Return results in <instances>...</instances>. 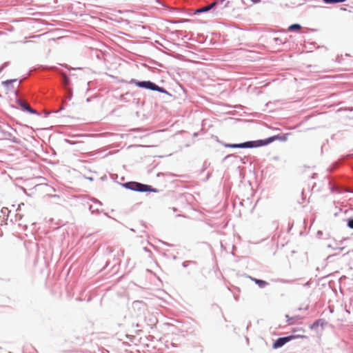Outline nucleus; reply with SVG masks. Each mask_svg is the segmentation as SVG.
Returning <instances> with one entry per match:
<instances>
[{
    "label": "nucleus",
    "mask_w": 353,
    "mask_h": 353,
    "mask_svg": "<svg viewBox=\"0 0 353 353\" xmlns=\"http://www.w3.org/2000/svg\"><path fill=\"white\" fill-rule=\"evenodd\" d=\"M224 1H225V0H221V2L222 3V2H223Z\"/></svg>",
    "instance_id": "dca6fc26"
},
{
    "label": "nucleus",
    "mask_w": 353,
    "mask_h": 353,
    "mask_svg": "<svg viewBox=\"0 0 353 353\" xmlns=\"http://www.w3.org/2000/svg\"><path fill=\"white\" fill-rule=\"evenodd\" d=\"M17 81V79H10V80H6L5 81L2 82V84L4 85H8V84Z\"/></svg>",
    "instance_id": "f8f14e48"
},
{
    "label": "nucleus",
    "mask_w": 353,
    "mask_h": 353,
    "mask_svg": "<svg viewBox=\"0 0 353 353\" xmlns=\"http://www.w3.org/2000/svg\"><path fill=\"white\" fill-rule=\"evenodd\" d=\"M296 338L304 339V338H306V336L304 334H294V335H290V336H286V337L279 338L274 343L273 347L276 349V348L282 347L287 342H288L294 339H296Z\"/></svg>",
    "instance_id": "f03ea898"
},
{
    "label": "nucleus",
    "mask_w": 353,
    "mask_h": 353,
    "mask_svg": "<svg viewBox=\"0 0 353 353\" xmlns=\"http://www.w3.org/2000/svg\"><path fill=\"white\" fill-rule=\"evenodd\" d=\"M253 3H259L260 2V0H251Z\"/></svg>",
    "instance_id": "2eb2a0df"
},
{
    "label": "nucleus",
    "mask_w": 353,
    "mask_h": 353,
    "mask_svg": "<svg viewBox=\"0 0 353 353\" xmlns=\"http://www.w3.org/2000/svg\"><path fill=\"white\" fill-rule=\"evenodd\" d=\"M19 104L23 110H28L30 112H34V111L32 110V108L28 104L23 102H20Z\"/></svg>",
    "instance_id": "1a4fd4ad"
},
{
    "label": "nucleus",
    "mask_w": 353,
    "mask_h": 353,
    "mask_svg": "<svg viewBox=\"0 0 353 353\" xmlns=\"http://www.w3.org/2000/svg\"><path fill=\"white\" fill-rule=\"evenodd\" d=\"M292 332H293L294 333H296V332H298V333H300V332H302V334H303V333L305 332V330H304L303 328H302V327H301V328H294V329L292 330Z\"/></svg>",
    "instance_id": "9b49d317"
},
{
    "label": "nucleus",
    "mask_w": 353,
    "mask_h": 353,
    "mask_svg": "<svg viewBox=\"0 0 353 353\" xmlns=\"http://www.w3.org/2000/svg\"><path fill=\"white\" fill-rule=\"evenodd\" d=\"M301 26L299 24L295 23V24H292V25L290 26L288 28V30L292 31H292L298 32L301 30Z\"/></svg>",
    "instance_id": "6e6552de"
},
{
    "label": "nucleus",
    "mask_w": 353,
    "mask_h": 353,
    "mask_svg": "<svg viewBox=\"0 0 353 353\" xmlns=\"http://www.w3.org/2000/svg\"><path fill=\"white\" fill-rule=\"evenodd\" d=\"M254 144L252 141H248L240 144H226L225 147L230 148H252Z\"/></svg>",
    "instance_id": "20e7f679"
},
{
    "label": "nucleus",
    "mask_w": 353,
    "mask_h": 353,
    "mask_svg": "<svg viewBox=\"0 0 353 353\" xmlns=\"http://www.w3.org/2000/svg\"><path fill=\"white\" fill-rule=\"evenodd\" d=\"M288 325H292L295 323L296 321L301 320L302 318L299 316H295L290 317L288 314L285 316Z\"/></svg>",
    "instance_id": "423d86ee"
},
{
    "label": "nucleus",
    "mask_w": 353,
    "mask_h": 353,
    "mask_svg": "<svg viewBox=\"0 0 353 353\" xmlns=\"http://www.w3.org/2000/svg\"><path fill=\"white\" fill-rule=\"evenodd\" d=\"M135 84L140 88H144L147 89H150L152 90L158 91L160 92H165L164 89L163 88H161L156 84L152 83L151 81H137L135 83Z\"/></svg>",
    "instance_id": "7ed1b4c3"
},
{
    "label": "nucleus",
    "mask_w": 353,
    "mask_h": 353,
    "mask_svg": "<svg viewBox=\"0 0 353 353\" xmlns=\"http://www.w3.org/2000/svg\"><path fill=\"white\" fill-rule=\"evenodd\" d=\"M124 186L130 190L138 192H148L151 190L150 185H144L138 182H128Z\"/></svg>",
    "instance_id": "f257e3e1"
},
{
    "label": "nucleus",
    "mask_w": 353,
    "mask_h": 353,
    "mask_svg": "<svg viewBox=\"0 0 353 353\" xmlns=\"http://www.w3.org/2000/svg\"><path fill=\"white\" fill-rule=\"evenodd\" d=\"M216 4H217V2L214 1V2L212 3L209 6H205V7H203V8H201L200 9L196 10V13H201V12H204L209 11L212 8H214Z\"/></svg>",
    "instance_id": "39448f33"
},
{
    "label": "nucleus",
    "mask_w": 353,
    "mask_h": 353,
    "mask_svg": "<svg viewBox=\"0 0 353 353\" xmlns=\"http://www.w3.org/2000/svg\"><path fill=\"white\" fill-rule=\"evenodd\" d=\"M22 216H22L21 214H20L17 213V214H16V221H19V225H23L25 228H26V224H24L23 222H21V219H22Z\"/></svg>",
    "instance_id": "9d476101"
},
{
    "label": "nucleus",
    "mask_w": 353,
    "mask_h": 353,
    "mask_svg": "<svg viewBox=\"0 0 353 353\" xmlns=\"http://www.w3.org/2000/svg\"><path fill=\"white\" fill-rule=\"evenodd\" d=\"M63 81H64L65 84H68L69 82V79L66 76H64Z\"/></svg>",
    "instance_id": "4468645a"
},
{
    "label": "nucleus",
    "mask_w": 353,
    "mask_h": 353,
    "mask_svg": "<svg viewBox=\"0 0 353 353\" xmlns=\"http://www.w3.org/2000/svg\"><path fill=\"white\" fill-rule=\"evenodd\" d=\"M251 280L255 282L260 288H264L268 285V283L265 281L257 279L255 278L250 277Z\"/></svg>",
    "instance_id": "0eeeda50"
},
{
    "label": "nucleus",
    "mask_w": 353,
    "mask_h": 353,
    "mask_svg": "<svg viewBox=\"0 0 353 353\" xmlns=\"http://www.w3.org/2000/svg\"><path fill=\"white\" fill-rule=\"evenodd\" d=\"M348 226L350 228H352L353 229V219H350L348 221Z\"/></svg>",
    "instance_id": "ddd939ff"
}]
</instances>
